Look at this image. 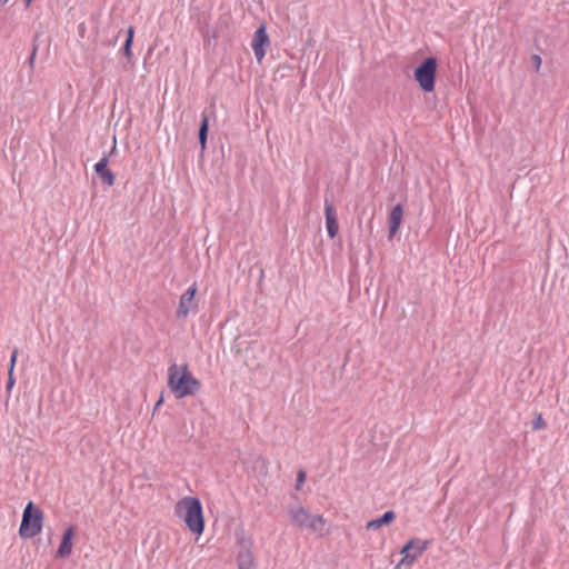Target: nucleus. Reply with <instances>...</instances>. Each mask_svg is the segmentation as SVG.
<instances>
[{
    "label": "nucleus",
    "mask_w": 569,
    "mask_h": 569,
    "mask_svg": "<svg viewBox=\"0 0 569 569\" xmlns=\"http://www.w3.org/2000/svg\"><path fill=\"white\" fill-rule=\"evenodd\" d=\"M23 1H24V7L26 8H29L31 2H32V0H23Z\"/></svg>",
    "instance_id": "24"
},
{
    "label": "nucleus",
    "mask_w": 569,
    "mask_h": 569,
    "mask_svg": "<svg viewBox=\"0 0 569 569\" xmlns=\"http://www.w3.org/2000/svg\"><path fill=\"white\" fill-rule=\"evenodd\" d=\"M306 480V472L303 470H299L297 473V480H296V489L300 490L303 482Z\"/></svg>",
    "instance_id": "19"
},
{
    "label": "nucleus",
    "mask_w": 569,
    "mask_h": 569,
    "mask_svg": "<svg viewBox=\"0 0 569 569\" xmlns=\"http://www.w3.org/2000/svg\"><path fill=\"white\" fill-rule=\"evenodd\" d=\"M547 427L546 421L543 420L541 415H538L537 418L532 421V429L533 430H541Z\"/></svg>",
    "instance_id": "18"
},
{
    "label": "nucleus",
    "mask_w": 569,
    "mask_h": 569,
    "mask_svg": "<svg viewBox=\"0 0 569 569\" xmlns=\"http://www.w3.org/2000/svg\"><path fill=\"white\" fill-rule=\"evenodd\" d=\"M176 513L182 517L190 531L201 535L204 529L202 506L198 498L183 497L176 505Z\"/></svg>",
    "instance_id": "2"
},
{
    "label": "nucleus",
    "mask_w": 569,
    "mask_h": 569,
    "mask_svg": "<svg viewBox=\"0 0 569 569\" xmlns=\"http://www.w3.org/2000/svg\"><path fill=\"white\" fill-rule=\"evenodd\" d=\"M42 521V510L30 501L23 510L19 535L24 539L33 538L41 532Z\"/></svg>",
    "instance_id": "3"
},
{
    "label": "nucleus",
    "mask_w": 569,
    "mask_h": 569,
    "mask_svg": "<svg viewBox=\"0 0 569 569\" xmlns=\"http://www.w3.org/2000/svg\"><path fill=\"white\" fill-rule=\"evenodd\" d=\"M108 157H103L96 163L94 171L103 184L112 187L116 178L113 172L108 168Z\"/></svg>",
    "instance_id": "10"
},
{
    "label": "nucleus",
    "mask_w": 569,
    "mask_h": 569,
    "mask_svg": "<svg viewBox=\"0 0 569 569\" xmlns=\"http://www.w3.org/2000/svg\"><path fill=\"white\" fill-rule=\"evenodd\" d=\"M17 358H18V349L14 348L12 353H11V357H10L9 371H13L14 370V366L17 363Z\"/></svg>",
    "instance_id": "20"
},
{
    "label": "nucleus",
    "mask_w": 569,
    "mask_h": 569,
    "mask_svg": "<svg viewBox=\"0 0 569 569\" xmlns=\"http://www.w3.org/2000/svg\"><path fill=\"white\" fill-rule=\"evenodd\" d=\"M133 37H134V29H133V27H130L128 29L127 39H126V42H124L123 48H122L123 54L128 59L129 63L132 62V56L133 54H132L131 47H132V42H133Z\"/></svg>",
    "instance_id": "16"
},
{
    "label": "nucleus",
    "mask_w": 569,
    "mask_h": 569,
    "mask_svg": "<svg viewBox=\"0 0 569 569\" xmlns=\"http://www.w3.org/2000/svg\"><path fill=\"white\" fill-rule=\"evenodd\" d=\"M288 515L291 519V522L300 528L308 526L309 520L311 519V513L301 506H291L288 508Z\"/></svg>",
    "instance_id": "9"
},
{
    "label": "nucleus",
    "mask_w": 569,
    "mask_h": 569,
    "mask_svg": "<svg viewBox=\"0 0 569 569\" xmlns=\"http://www.w3.org/2000/svg\"><path fill=\"white\" fill-rule=\"evenodd\" d=\"M325 216L328 236L333 239L338 234L339 224L336 210L328 199L325 200Z\"/></svg>",
    "instance_id": "8"
},
{
    "label": "nucleus",
    "mask_w": 569,
    "mask_h": 569,
    "mask_svg": "<svg viewBox=\"0 0 569 569\" xmlns=\"http://www.w3.org/2000/svg\"><path fill=\"white\" fill-rule=\"evenodd\" d=\"M168 388L176 399L194 396L201 388V382L192 376L187 365L172 363L168 368Z\"/></svg>",
    "instance_id": "1"
},
{
    "label": "nucleus",
    "mask_w": 569,
    "mask_h": 569,
    "mask_svg": "<svg viewBox=\"0 0 569 569\" xmlns=\"http://www.w3.org/2000/svg\"><path fill=\"white\" fill-rule=\"evenodd\" d=\"M196 292H197V287H196V284H192L180 297L179 307L177 310L178 318H186L191 310L196 309V302H194Z\"/></svg>",
    "instance_id": "7"
},
{
    "label": "nucleus",
    "mask_w": 569,
    "mask_h": 569,
    "mask_svg": "<svg viewBox=\"0 0 569 569\" xmlns=\"http://www.w3.org/2000/svg\"><path fill=\"white\" fill-rule=\"evenodd\" d=\"M16 380L13 378V371H8V381H7V390L10 391L12 387L14 386Z\"/></svg>",
    "instance_id": "21"
},
{
    "label": "nucleus",
    "mask_w": 569,
    "mask_h": 569,
    "mask_svg": "<svg viewBox=\"0 0 569 569\" xmlns=\"http://www.w3.org/2000/svg\"><path fill=\"white\" fill-rule=\"evenodd\" d=\"M437 72V60L433 57L425 59L415 70V79L426 92L435 89Z\"/></svg>",
    "instance_id": "4"
},
{
    "label": "nucleus",
    "mask_w": 569,
    "mask_h": 569,
    "mask_svg": "<svg viewBox=\"0 0 569 569\" xmlns=\"http://www.w3.org/2000/svg\"><path fill=\"white\" fill-rule=\"evenodd\" d=\"M396 519V513L392 510L386 511L380 518L370 520L367 523L368 530H378L382 526L390 525Z\"/></svg>",
    "instance_id": "13"
},
{
    "label": "nucleus",
    "mask_w": 569,
    "mask_h": 569,
    "mask_svg": "<svg viewBox=\"0 0 569 569\" xmlns=\"http://www.w3.org/2000/svg\"><path fill=\"white\" fill-rule=\"evenodd\" d=\"M403 208L401 204H397L392 208L389 214V238H393L398 232L402 222Z\"/></svg>",
    "instance_id": "12"
},
{
    "label": "nucleus",
    "mask_w": 569,
    "mask_h": 569,
    "mask_svg": "<svg viewBox=\"0 0 569 569\" xmlns=\"http://www.w3.org/2000/svg\"><path fill=\"white\" fill-rule=\"evenodd\" d=\"M8 2V0H0V6H3Z\"/></svg>",
    "instance_id": "25"
},
{
    "label": "nucleus",
    "mask_w": 569,
    "mask_h": 569,
    "mask_svg": "<svg viewBox=\"0 0 569 569\" xmlns=\"http://www.w3.org/2000/svg\"><path fill=\"white\" fill-rule=\"evenodd\" d=\"M238 569H251L253 566V556L249 549L239 551L237 557Z\"/></svg>",
    "instance_id": "14"
},
{
    "label": "nucleus",
    "mask_w": 569,
    "mask_h": 569,
    "mask_svg": "<svg viewBox=\"0 0 569 569\" xmlns=\"http://www.w3.org/2000/svg\"><path fill=\"white\" fill-rule=\"evenodd\" d=\"M209 129V120L206 114H202L200 128H199V142L202 149H206L207 136Z\"/></svg>",
    "instance_id": "17"
},
{
    "label": "nucleus",
    "mask_w": 569,
    "mask_h": 569,
    "mask_svg": "<svg viewBox=\"0 0 569 569\" xmlns=\"http://www.w3.org/2000/svg\"><path fill=\"white\" fill-rule=\"evenodd\" d=\"M531 59L536 67V70L538 71L541 66V58L538 54H533Z\"/></svg>",
    "instance_id": "22"
},
{
    "label": "nucleus",
    "mask_w": 569,
    "mask_h": 569,
    "mask_svg": "<svg viewBox=\"0 0 569 569\" xmlns=\"http://www.w3.org/2000/svg\"><path fill=\"white\" fill-rule=\"evenodd\" d=\"M74 536V528L73 527H69L63 536H62V540H61V543L57 550V557L58 558H67L71 555V551H72V538Z\"/></svg>",
    "instance_id": "11"
},
{
    "label": "nucleus",
    "mask_w": 569,
    "mask_h": 569,
    "mask_svg": "<svg viewBox=\"0 0 569 569\" xmlns=\"http://www.w3.org/2000/svg\"><path fill=\"white\" fill-rule=\"evenodd\" d=\"M428 548V542L419 539H411L401 549L403 555L400 563L411 565Z\"/></svg>",
    "instance_id": "5"
},
{
    "label": "nucleus",
    "mask_w": 569,
    "mask_h": 569,
    "mask_svg": "<svg viewBox=\"0 0 569 569\" xmlns=\"http://www.w3.org/2000/svg\"><path fill=\"white\" fill-rule=\"evenodd\" d=\"M326 520L322 516H311L307 528L319 536L325 535Z\"/></svg>",
    "instance_id": "15"
},
{
    "label": "nucleus",
    "mask_w": 569,
    "mask_h": 569,
    "mask_svg": "<svg viewBox=\"0 0 569 569\" xmlns=\"http://www.w3.org/2000/svg\"><path fill=\"white\" fill-rule=\"evenodd\" d=\"M162 401H163V400H162V398H160V399L157 401V403H156V406H154V409H158V408L161 406Z\"/></svg>",
    "instance_id": "23"
},
{
    "label": "nucleus",
    "mask_w": 569,
    "mask_h": 569,
    "mask_svg": "<svg viewBox=\"0 0 569 569\" xmlns=\"http://www.w3.org/2000/svg\"><path fill=\"white\" fill-rule=\"evenodd\" d=\"M270 43L264 26L259 27L251 42L252 50L257 60L260 62L266 54V47Z\"/></svg>",
    "instance_id": "6"
}]
</instances>
